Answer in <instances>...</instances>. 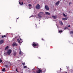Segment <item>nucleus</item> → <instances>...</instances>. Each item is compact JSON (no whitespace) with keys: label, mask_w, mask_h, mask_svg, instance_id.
<instances>
[{"label":"nucleus","mask_w":73,"mask_h":73,"mask_svg":"<svg viewBox=\"0 0 73 73\" xmlns=\"http://www.w3.org/2000/svg\"><path fill=\"white\" fill-rule=\"evenodd\" d=\"M44 15V13L43 12H40L38 14V18H41V17H42V16L41 15Z\"/></svg>","instance_id":"obj_1"},{"label":"nucleus","mask_w":73,"mask_h":73,"mask_svg":"<svg viewBox=\"0 0 73 73\" xmlns=\"http://www.w3.org/2000/svg\"><path fill=\"white\" fill-rule=\"evenodd\" d=\"M32 45L33 46V47H35V46H38V44L37 43V42H33V44H32Z\"/></svg>","instance_id":"obj_2"},{"label":"nucleus","mask_w":73,"mask_h":73,"mask_svg":"<svg viewBox=\"0 0 73 73\" xmlns=\"http://www.w3.org/2000/svg\"><path fill=\"white\" fill-rule=\"evenodd\" d=\"M11 52H12V50L9 49L7 52V53L8 55H10L11 53Z\"/></svg>","instance_id":"obj_3"},{"label":"nucleus","mask_w":73,"mask_h":73,"mask_svg":"<svg viewBox=\"0 0 73 73\" xmlns=\"http://www.w3.org/2000/svg\"><path fill=\"white\" fill-rule=\"evenodd\" d=\"M35 8L37 9H40V5L39 4H38L36 6Z\"/></svg>","instance_id":"obj_4"},{"label":"nucleus","mask_w":73,"mask_h":73,"mask_svg":"<svg viewBox=\"0 0 73 73\" xmlns=\"http://www.w3.org/2000/svg\"><path fill=\"white\" fill-rule=\"evenodd\" d=\"M17 40L18 42L20 44H21L23 42V41L22 40V39H17Z\"/></svg>","instance_id":"obj_5"},{"label":"nucleus","mask_w":73,"mask_h":73,"mask_svg":"<svg viewBox=\"0 0 73 73\" xmlns=\"http://www.w3.org/2000/svg\"><path fill=\"white\" fill-rule=\"evenodd\" d=\"M38 69H39L36 71V72L37 73H42V70L39 69V68H38Z\"/></svg>","instance_id":"obj_6"},{"label":"nucleus","mask_w":73,"mask_h":73,"mask_svg":"<svg viewBox=\"0 0 73 73\" xmlns=\"http://www.w3.org/2000/svg\"><path fill=\"white\" fill-rule=\"evenodd\" d=\"M45 8L46 9V10L47 11L48 10H49V7L47 5H46L45 6Z\"/></svg>","instance_id":"obj_7"},{"label":"nucleus","mask_w":73,"mask_h":73,"mask_svg":"<svg viewBox=\"0 0 73 73\" xmlns=\"http://www.w3.org/2000/svg\"><path fill=\"white\" fill-rule=\"evenodd\" d=\"M17 54V52H16L15 51H13V55L14 56H16Z\"/></svg>","instance_id":"obj_8"},{"label":"nucleus","mask_w":73,"mask_h":73,"mask_svg":"<svg viewBox=\"0 0 73 73\" xmlns=\"http://www.w3.org/2000/svg\"><path fill=\"white\" fill-rule=\"evenodd\" d=\"M59 3H60V1H58L56 3H55V5H58V4H59Z\"/></svg>","instance_id":"obj_9"},{"label":"nucleus","mask_w":73,"mask_h":73,"mask_svg":"<svg viewBox=\"0 0 73 73\" xmlns=\"http://www.w3.org/2000/svg\"><path fill=\"white\" fill-rule=\"evenodd\" d=\"M59 23L61 25H63V23H62V21H59Z\"/></svg>","instance_id":"obj_10"},{"label":"nucleus","mask_w":73,"mask_h":73,"mask_svg":"<svg viewBox=\"0 0 73 73\" xmlns=\"http://www.w3.org/2000/svg\"><path fill=\"white\" fill-rule=\"evenodd\" d=\"M46 15H50V13L48 12H45Z\"/></svg>","instance_id":"obj_11"},{"label":"nucleus","mask_w":73,"mask_h":73,"mask_svg":"<svg viewBox=\"0 0 73 73\" xmlns=\"http://www.w3.org/2000/svg\"><path fill=\"white\" fill-rule=\"evenodd\" d=\"M4 42V40H2L0 41V44H2Z\"/></svg>","instance_id":"obj_12"},{"label":"nucleus","mask_w":73,"mask_h":73,"mask_svg":"<svg viewBox=\"0 0 73 73\" xmlns=\"http://www.w3.org/2000/svg\"><path fill=\"white\" fill-rule=\"evenodd\" d=\"M8 48H9V46H6L5 49V50H6V49H8Z\"/></svg>","instance_id":"obj_13"},{"label":"nucleus","mask_w":73,"mask_h":73,"mask_svg":"<svg viewBox=\"0 0 73 73\" xmlns=\"http://www.w3.org/2000/svg\"><path fill=\"white\" fill-rule=\"evenodd\" d=\"M19 3L20 4V5H23V4H24V2H19Z\"/></svg>","instance_id":"obj_14"},{"label":"nucleus","mask_w":73,"mask_h":73,"mask_svg":"<svg viewBox=\"0 0 73 73\" xmlns=\"http://www.w3.org/2000/svg\"><path fill=\"white\" fill-rule=\"evenodd\" d=\"M62 20H67V19H68V18H62Z\"/></svg>","instance_id":"obj_15"},{"label":"nucleus","mask_w":73,"mask_h":73,"mask_svg":"<svg viewBox=\"0 0 73 73\" xmlns=\"http://www.w3.org/2000/svg\"><path fill=\"white\" fill-rule=\"evenodd\" d=\"M3 72H5V68H3L2 70Z\"/></svg>","instance_id":"obj_16"},{"label":"nucleus","mask_w":73,"mask_h":73,"mask_svg":"<svg viewBox=\"0 0 73 73\" xmlns=\"http://www.w3.org/2000/svg\"><path fill=\"white\" fill-rule=\"evenodd\" d=\"M53 18L54 19H56V16H52Z\"/></svg>","instance_id":"obj_17"},{"label":"nucleus","mask_w":73,"mask_h":73,"mask_svg":"<svg viewBox=\"0 0 73 73\" xmlns=\"http://www.w3.org/2000/svg\"><path fill=\"white\" fill-rule=\"evenodd\" d=\"M70 34H73V31H71L70 32Z\"/></svg>","instance_id":"obj_18"},{"label":"nucleus","mask_w":73,"mask_h":73,"mask_svg":"<svg viewBox=\"0 0 73 73\" xmlns=\"http://www.w3.org/2000/svg\"><path fill=\"white\" fill-rule=\"evenodd\" d=\"M62 15L63 16H64V17H66V15L64 13H63Z\"/></svg>","instance_id":"obj_19"},{"label":"nucleus","mask_w":73,"mask_h":73,"mask_svg":"<svg viewBox=\"0 0 73 73\" xmlns=\"http://www.w3.org/2000/svg\"><path fill=\"white\" fill-rule=\"evenodd\" d=\"M6 37V35H4L3 36H2V38H4V37Z\"/></svg>","instance_id":"obj_20"},{"label":"nucleus","mask_w":73,"mask_h":73,"mask_svg":"<svg viewBox=\"0 0 73 73\" xmlns=\"http://www.w3.org/2000/svg\"><path fill=\"white\" fill-rule=\"evenodd\" d=\"M20 52L19 54H21V50L20 49Z\"/></svg>","instance_id":"obj_21"},{"label":"nucleus","mask_w":73,"mask_h":73,"mask_svg":"<svg viewBox=\"0 0 73 73\" xmlns=\"http://www.w3.org/2000/svg\"><path fill=\"white\" fill-rule=\"evenodd\" d=\"M29 7H32V5H31V4H29Z\"/></svg>","instance_id":"obj_22"},{"label":"nucleus","mask_w":73,"mask_h":73,"mask_svg":"<svg viewBox=\"0 0 73 73\" xmlns=\"http://www.w3.org/2000/svg\"><path fill=\"white\" fill-rule=\"evenodd\" d=\"M2 62V60L1 59H0V63H1Z\"/></svg>","instance_id":"obj_23"},{"label":"nucleus","mask_w":73,"mask_h":73,"mask_svg":"<svg viewBox=\"0 0 73 73\" xmlns=\"http://www.w3.org/2000/svg\"><path fill=\"white\" fill-rule=\"evenodd\" d=\"M5 67L6 68H8V65H5Z\"/></svg>","instance_id":"obj_24"},{"label":"nucleus","mask_w":73,"mask_h":73,"mask_svg":"<svg viewBox=\"0 0 73 73\" xmlns=\"http://www.w3.org/2000/svg\"><path fill=\"white\" fill-rule=\"evenodd\" d=\"M62 32V31H59V33H61V32Z\"/></svg>","instance_id":"obj_25"},{"label":"nucleus","mask_w":73,"mask_h":73,"mask_svg":"<svg viewBox=\"0 0 73 73\" xmlns=\"http://www.w3.org/2000/svg\"><path fill=\"white\" fill-rule=\"evenodd\" d=\"M15 43H13V44H12V46H15Z\"/></svg>","instance_id":"obj_26"},{"label":"nucleus","mask_w":73,"mask_h":73,"mask_svg":"<svg viewBox=\"0 0 73 73\" xmlns=\"http://www.w3.org/2000/svg\"><path fill=\"white\" fill-rule=\"evenodd\" d=\"M41 40H42V41H44V38H42L41 39Z\"/></svg>","instance_id":"obj_27"},{"label":"nucleus","mask_w":73,"mask_h":73,"mask_svg":"<svg viewBox=\"0 0 73 73\" xmlns=\"http://www.w3.org/2000/svg\"><path fill=\"white\" fill-rule=\"evenodd\" d=\"M24 68H27V66H24Z\"/></svg>","instance_id":"obj_28"},{"label":"nucleus","mask_w":73,"mask_h":73,"mask_svg":"<svg viewBox=\"0 0 73 73\" xmlns=\"http://www.w3.org/2000/svg\"><path fill=\"white\" fill-rule=\"evenodd\" d=\"M68 27H70V25H69L68 26Z\"/></svg>","instance_id":"obj_29"},{"label":"nucleus","mask_w":73,"mask_h":73,"mask_svg":"<svg viewBox=\"0 0 73 73\" xmlns=\"http://www.w3.org/2000/svg\"><path fill=\"white\" fill-rule=\"evenodd\" d=\"M23 65H25V63H22Z\"/></svg>","instance_id":"obj_30"},{"label":"nucleus","mask_w":73,"mask_h":73,"mask_svg":"<svg viewBox=\"0 0 73 73\" xmlns=\"http://www.w3.org/2000/svg\"><path fill=\"white\" fill-rule=\"evenodd\" d=\"M69 4H72V3H71V2H70L69 3Z\"/></svg>","instance_id":"obj_31"},{"label":"nucleus","mask_w":73,"mask_h":73,"mask_svg":"<svg viewBox=\"0 0 73 73\" xmlns=\"http://www.w3.org/2000/svg\"><path fill=\"white\" fill-rule=\"evenodd\" d=\"M16 71L17 72H18V71H17V68L16 69Z\"/></svg>","instance_id":"obj_32"},{"label":"nucleus","mask_w":73,"mask_h":73,"mask_svg":"<svg viewBox=\"0 0 73 73\" xmlns=\"http://www.w3.org/2000/svg\"><path fill=\"white\" fill-rule=\"evenodd\" d=\"M33 17L32 16H31L30 17V18H31V17Z\"/></svg>","instance_id":"obj_33"},{"label":"nucleus","mask_w":73,"mask_h":73,"mask_svg":"<svg viewBox=\"0 0 73 73\" xmlns=\"http://www.w3.org/2000/svg\"><path fill=\"white\" fill-rule=\"evenodd\" d=\"M38 58H39V59H41V58L39 57Z\"/></svg>","instance_id":"obj_34"},{"label":"nucleus","mask_w":73,"mask_h":73,"mask_svg":"<svg viewBox=\"0 0 73 73\" xmlns=\"http://www.w3.org/2000/svg\"><path fill=\"white\" fill-rule=\"evenodd\" d=\"M17 44H16V46H17Z\"/></svg>","instance_id":"obj_35"},{"label":"nucleus","mask_w":73,"mask_h":73,"mask_svg":"<svg viewBox=\"0 0 73 73\" xmlns=\"http://www.w3.org/2000/svg\"><path fill=\"white\" fill-rule=\"evenodd\" d=\"M12 35H13V34H11Z\"/></svg>","instance_id":"obj_36"},{"label":"nucleus","mask_w":73,"mask_h":73,"mask_svg":"<svg viewBox=\"0 0 73 73\" xmlns=\"http://www.w3.org/2000/svg\"><path fill=\"white\" fill-rule=\"evenodd\" d=\"M45 70H46L45 69Z\"/></svg>","instance_id":"obj_37"},{"label":"nucleus","mask_w":73,"mask_h":73,"mask_svg":"<svg viewBox=\"0 0 73 73\" xmlns=\"http://www.w3.org/2000/svg\"><path fill=\"white\" fill-rule=\"evenodd\" d=\"M29 9H31V8H29Z\"/></svg>","instance_id":"obj_38"},{"label":"nucleus","mask_w":73,"mask_h":73,"mask_svg":"<svg viewBox=\"0 0 73 73\" xmlns=\"http://www.w3.org/2000/svg\"><path fill=\"white\" fill-rule=\"evenodd\" d=\"M17 19H18V18H17Z\"/></svg>","instance_id":"obj_39"}]
</instances>
